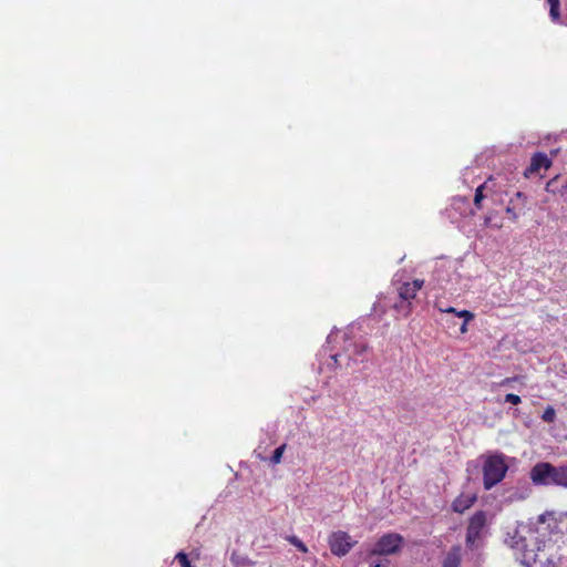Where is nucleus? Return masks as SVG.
Listing matches in <instances>:
<instances>
[{"mask_svg": "<svg viewBox=\"0 0 567 567\" xmlns=\"http://www.w3.org/2000/svg\"><path fill=\"white\" fill-rule=\"evenodd\" d=\"M505 544L513 549L514 555L522 565L526 567H557L548 557L545 545L540 546V542L534 533H529V537L524 536L518 529L507 533Z\"/></svg>", "mask_w": 567, "mask_h": 567, "instance_id": "f257e3e1", "label": "nucleus"}, {"mask_svg": "<svg viewBox=\"0 0 567 567\" xmlns=\"http://www.w3.org/2000/svg\"><path fill=\"white\" fill-rule=\"evenodd\" d=\"M529 477L535 485L567 488V466L564 465L555 466L549 462H538L532 467Z\"/></svg>", "mask_w": 567, "mask_h": 567, "instance_id": "f03ea898", "label": "nucleus"}, {"mask_svg": "<svg viewBox=\"0 0 567 567\" xmlns=\"http://www.w3.org/2000/svg\"><path fill=\"white\" fill-rule=\"evenodd\" d=\"M487 533V513L485 511H476L468 518L465 535L466 547L471 550L480 548Z\"/></svg>", "mask_w": 567, "mask_h": 567, "instance_id": "7ed1b4c3", "label": "nucleus"}, {"mask_svg": "<svg viewBox=\"0 0 567 567\" xmlns=\"http://www.w3.org/2000/svg\"><path fill=\"white\" fill-rule=\"evenodd\" d=\"M508 466L502 454H493L486 456L483 463V485L486 491L493 488L503 481L507 473Z\"/></svg>", "mask_w": 567, "mask_h": 567, "instance_id": "20e7f679", "label": "nucleus"}, {"mask_svg": "<svg viewBox=\"0 0 567 567\" xmlns=\"http://www.w3.org/2000/svg\"><path fill=\"white\" fill-rule=\"evenodd\" d=\"M424 286L423 279H414L412 281L403 282L398 288L400 301L394 305V309L402 317H409L412 312V300L415 299L417 292Z\"/></svg>", "mask_w": 567, "mask_h": 567, "instance_id": "39448f33", "label": "nucleus"}, {"mask_svg": "<svg viewBox=\"0 0 567 567\" xmlns=\"http://www.w3.org/2000/svg\"><path fill=\"white\" fill-rule=\"evenodd\" d=\"M403 545V537L396 533H388L379 538L374 547L369 551L370 556L392 555L400 551Z\"/></svg>", "mask_w": 567, "mask_h": 567, "instance_id": "423d86ee", "label": "nucleus"}, {"mask_svg": "<svg viewBox=\"0 0 567 567\" xmlns=\"http://www.w3.org/2000/svg\"><path fill=\"white\" fill-rule=\"evenodd\" d=\"M328 544L333 555L342 557L354 547L357 542L353 540L347 532L338 530L331 533L328 538Z\"/></svg>", "mask_w": 567, "mask_h": 567, "instance_id": "0eeeda50", "label": "nucleus"}, {"mask_svg": "<svg viewBox=\"0 0 567 567\" xmlns=\"http://www.w3.org/2000/svg\"><path fill=\"white\" fill-rule=\"evenodd\" d=\"M551 166V158L547 154L538 152L532 156L529 166L525 169L524 175L530 177L540 172V169H548Z\"/></svg>", "mask_w": 567, "mask_h": 567, "instance_id": "6e6552de", "label": "nucleus"}, {"mask_svg": "<svg viewBox=\"0 0 567 567\" xmlns=\"http://www.w3.org/2000/svg\"><path fill=\"white\" fill-rule=\"evenodd\" d=\"M526 195L522 192H516L514 197L509 199L506 207V214L513 221H516L519 215L524 212L526 207Z\"/></svg>", "mask_w": 567, "mask_h": 567, "instance_id": "1a4fd4ad", "label": "nucleus"}, {"mask_svg": "<svg viewBox=\"0 0 567 567\" xmlns=\"http://www.w3.org/2000/svg\"><path fill=\"white\" fill-rule=\"evenodd\" d=\"M545 189L567 202V179L557 175L547 182Z\"/></svg>", "mask_w": 567, "mask_h": 567, "instance_id": "9d476101", "label": "nucleus"}, {"mask_svg": "<svg viewBox=\"0 0 567 567\" xmlns=\"http://www.w3.org/2000/svg\"><path fill=\"white\" fill-rule=\"evenodd\" d=\"M476 499L477 497L475 494L462 493L452 502V509L455 513L462 514L466 509L471 508Z\"/></svg>", "mask_w": 567, "mask_h": 567, "instance_id": "9b49d317", "label": "nucleus"}, {"mask_svg": "<svg viewBox=\"0 0 567 567\" xmlns=\"http://www.w3.org/2000/svg\"><path fill=\"white\" fill-rule=\"evenodd\" d=\"M462 561V548L460 545L453 546L443 560V567H460Z\"/></svg>", "mask_w": 567, "mask_h": 567, "instance_id": "f8f14e48", "label": "nucleus"}, {"mask_svg": "<svg viewBox=\"0 0 567 567\" xmlns=\"http://www.w3.org/2000/svg\"><path fill=\"white\" fill-rule=\"evenodd\" d=\"M230 561L234 565V567H250L255 565V563L250 560L248 557L241 556L236 551L231 553Z\"/></svg>", "mask_w": 567, "mask_h": 567, "instance_id": "ddd939ff", "label": "nucleus"}, {"mask_svg": "<svg viewBox=\"0 0 567 567\" xmlns=\"http://www.w3.org/2000/svg\"><path fill=\"white\" fill-rule=\"evenodd\" d=\"M549 4V17L553 22L560 20V0H547Z\"/></svg>", "mask_w": 567, "mask_h": 567, "instance_id": "4468645a", "label": "nucleus"}, {"mask_svg": "<svg viewBox=\"0 0 567 567\" xmlns=\"http://www.w3.org/2000/svg\"><path fill=\"white\" fill-rule=\"evenodd\" d=\"M457 317L464 319V321L460 328L461 333H466L468 322L472 321L475 317L474 313L468 310H461L460 312H457Z\"/></svg>", "mask_w": 567, "mask_h": 567, "instance_id": "2eb2a0df", "label": "nucleus"}, {"mask_svg": "<svg viewBox=\"0 0 567 567\" xmlns=\"http://www.w3.org/2000/svg\"><path fill=\"white\" fill-rule=\"evenodd\" d=\"M486 184L487 183L480 185L475 190L474 205L477 209L482 208V200L485 198L484 189L486 188Z\"/></svg>", "mask_w": 567, "mask_h": 567, "instance_id": "dca6fc26", "label": "nucleus"}, {"mask_svg": "<svg viewBox=\"0 0 567 567\" xmlns=\"http://www.w3.org/2000/svg\"><path fill=\"white\" fill-rule=\"evenodd\" d=\"M542 420L546 423H553L556 420V411L551 405H548L542 414Z\"/></svg>", "mask_w": 567, "mask_h": 567, "instance_id": "f3484780", "label": "nucleus"}, {"mask_svg": "<svg viewBox=\"0 0 567 567\" xmlns=\"http://www.w3.org/2000/svg\"><path fill=\"white\" fill-rule=\"evenodd\" d=\"M286 450V444H281L280 446H278L275 451H274V454L270 458V462L272 464H278L281 462V457H282V454Z\"/></svg>", "mask_w": 567, "mask_h": 567, "instance_id": "a211bd4d", "label": "nucleus"}, {"mask_svg": "<svg viewBox=\"0 0 567 567\" xmlns=\"http://www.w3.org/2000/svg\"><path fill=\"white\" fill-rule=\"evenodd\" d=\"M175 559L178 561V564L181 565V567H194L187 555L183 551L178 553L176 556H175Z\"/></svg>", "mask_w": 567, "mask_h": 567, "instance_id": "6ab92c4d", "label": "nucleus"}, {"mask_svg": "<svg viewBox=\"0 0 567 567\" xmlns=\"http://www.w3.org/2000/svg\"><path fill=\"white\" fill-rule=\"evenodd\" d=\"M290 544H292L295 547H297L301 553H307L308 548L307 546L296 536H291L288 538Z\"/></svg>", "mask_w": 567, "mask_h": 567, "instance_id": "aec40b11", "label": "nucleus"}, {"mask_svg": "<svg viewBox=\"0 0 567 567\" xmlns=\"http://www.w3.org/2000/svg\"><path fill=\"white\" fill-rule=\"evenodd\" d=\"M505 402L511 403L513 405H517L522 402V400H520L519 395L514 394V393H508L505 396Z\"/></svg>", "mask_w": 567, "mask_h": 567, "instance_id": "412c9836", "label": "nucleus"}, {"mask_svg": "<svg viewBox=\"0 0 567 567\" xmlns=\"http://www.w3.org/2000/svg\"><path fill=\"white\" fill-rule=\"evenodd\" d=\"M354 347H355V354H358V355H361L362 353H364L368 350V344H365V343L355 344Z\"/></svg>", "mask_w": 567, "mask_h": 567, "instance_id": "4be33fe9", "label": "nucleus"}, {"mask_svg": "<svg viewBox=\"0 0 567 567\" xmlns=\"http://www.w3.org/2000/svg\"><path fill=\"white\" fill-rule=\"evenodd\" d=\"M519 379H520V378H519V377H517V375H515V377H511V378H505L504 380H502V381L499 382V385H501V386H505V385L509 384L511 382H516V381H518Z\"/></svg>", "mask_w": 567, "mask_h": 567, "instance_id": "5701e85b", "label": "nucleus"}, {"mask_svg": "<svg viewBox=\"0 0 567 567\" xmlns=\"http://www.w3.org/2000/svg\"><path fill=\"white\" fill-rule=\"evenodd\" d=\"M442 312H446V313H453L455 316H457V312H460L461 310H456L455 308L453 307H449L446 309H440Z\"/></svg>", "mask_w": 567, "mask_h": 567, "instance_id": "b1692460", "label": "nucleus"}, {"mask_svg": "<svg viewBox=\"0 0 567 567\" xmlns=\"http://www.w3.org/2000/svg\"><path fill=\"white\" fill-rule=\"evenodd\" d=\"M389 561L385 560L384 563H375L371 565L370 567H388Z\"/></svg>", "mask_w": 567, "mask_h": 567, "instance_id": "393cba45", "label": "nucleus"}, {"mask_svg": "<svg viewBox=\"0 0 567 567\" xmlns=\"http://www.w3.org/2000/svg\"><path fill=\"white\" fill-rule=\"evenodd\" d=\"M332 359H333L336 362H338V355H337V354H336V355H333V357H332Z\"/></svg>", "mask_w": 567, "mask_h": 567, "instance_id": "a878e982", "label": "nucleus"}]
</instances>
